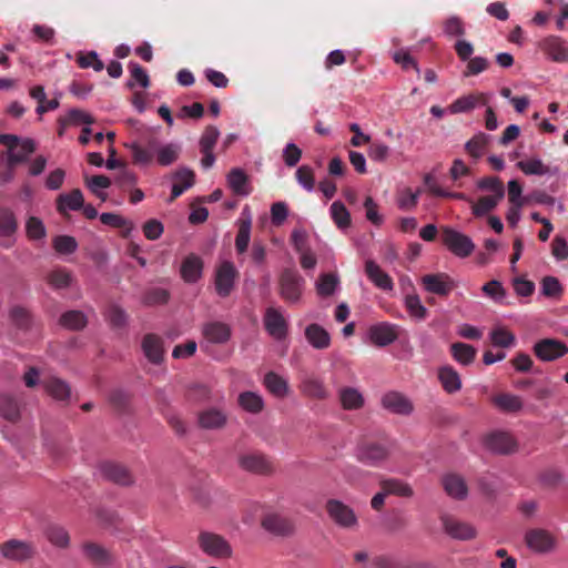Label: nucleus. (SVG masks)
Instances as JSON below:
<instances>
[{
	"mask_svg": "<svg viewBox=\"0 0 568 568\" xmlns=\"http://www.w3.org/2000/svg\"><path fill=\"white\" fill-rule=\"evenodd\" d=\"M124 146L131 152L135 165L148 168L172 165L180 156L181 145L178 142H163L154 135L126 142Z\"/></svg>",
	"mask_w": 568,
	"mask_h": 568,
	"instance_id": "1",
	"label": "nucleus"
},
{
	"mask_svg": "<svg viewBox=\"0 0 568 568\" xmlns=\"http://www.w3.org/2000/svg\"><path fill=\"white\" fill-rule=\"evenodd\" d=\"M390 452L388 442L364 440L357 445L356 458L366 466L379 467L388 460Z\"/></svg>",
	"mask_w": 568,
	"mask_h": 568,
	"instance_id": "2",
	"label": "nucleus"
},
{
	"mask_svg": "<svg viewBox=\"0 0 568 568\" xmlns=\"http://www.w3.org/2000/svg\"><path fill=\"white\" fill-rule=\"evenodd\" d=\"M305 280L294 268H285L278 278V294L288 304H297L303 295Z\"/></svg>",
	"mask_w": 568,
	"mask_h": 568,
	"instance_id": "3",
	"label": "nucleus"
},
{
	"mask_svg": "<svg viewBox=\"0 0 568 568\" xmlns=\"http://www.w3.org/2000/svg\"><path fill=\"white\" fill-rule=\"evenodd\" d=\"M442 243L457 257L465 258L475 250L473 240L452 227L442 229Z\"/></svg>",
	"mask_w": 568,
	"mask_h": 568,
	"instance_id": "4",
	"label": "nucleus"
},
{
	"mask_svg": "<svg viewBox=\"0 0 568 568\" xmlns=\"http://www.w3.org/2000/svg\"><path fill=\"white\" fill-rule=\"evenodd\" d=\"M328 517L341 528L354 529L358 525L355 511L338 499H328L325 504Z\"/></svg>",
	"mask_w": 568,
	"mask_h": 568,
	"instance_id": "5",
	"label": "nucleus"
},
{
	"mask_svg": "<svg viewBox=\"0 0 568 568\" xmlns=\"http://www.w3.org/2000/svg\"><path fill=\"white\" fill-rule=\"evenodd\" d=\"M484 444L487 449L499 455L513 454L518 447L514 436L504 430H495L487 434L484 438Z\"/></svg>",
	"mask_w": 568,
	"mask_h": 568,
	"instance_id": "6",
	"label": "nucleus"
},
{
	"mask_svg": "<svg viewBox=\"0 0 568 568\" xmlns=\"http://www.w3.org/2000/svg\"><path fill=\"white\" fill-rule=\"evenodd\" d=\"M568 353L566 344L555 338H542L534 345V354L542 362H552Z\"/></svg>",
	"mask_w": 568,
	"mask_h": 568,
	"instance_id": "7",
	"label": "nucleus"
},
{
	"mask_svg": "<svg viewBox=\"0 0 568 568\" xmlns=\"http://www.w3.org/2000/svg\"><path fill=\"white\" fill-rule=\"evenodd\" d=\"M420 283L426 292L439 296H448L456 286L454 280L444 272L426 274L420 278Z\"/></svg>",
	"mask_w": 568,
	"mask_h": 568,
	"instance_id": "8",
	"label": "nucleus"
},
{
	"mask_svg": "<svg viewBox=\"0 0 568 568\" xmlns=\"http://www.w3.org/2000/svg\"><path fill=\"white\" fill-rule=\"evenodd\" d=\"M236 276L237 271L232 262L223 261L220 263L215 273V290L221 297L230 295Z\"/></svg>",
	"mask_w": 568,
	"mask_h": 568,
	"instance_id": "9",
	"label": "nucleus"
},
{
	"mask_svg": "<svg viewBox=\"0 0 568 568\" xmlns=\"http://www.w3.org/2000/svg\"><path fill=\"white\" fill-rule=\"evenodd\" d=\"M264 326L266 332L276 341H282L287 336L288 324L282 312L275 307H268L264 314Z\"/></svg>",
	"mask_w": 568,
	"mask_h": 568,
	"instance_id": "10",
	"label": "nucleus"
},
{
	"mask_svg": "<svg viewBox=\"0 0 568 568\" xmlns=\"http://www.w3.org/2000/svg\"><path fill=\"white\" fill-rule=\"evenodd\" d=\"M262 526L268 532L281 537L291 536L295 531V524L293 519L277 513L265 515L262 520Z\"/></svg>",
	"mask_w": 568,
	"mask_h": 568,
	"instance_id": "11",
	"label": "nucleus"
},
{
	"mask_svg": "<svg viewBox=\"0 0 568 568\" xmlns=\"http://www.w3.org/2000/svg\"><path fill=\"white\" fill-rule=\"evenodd\" d=\"M445 532L454 539L470 540L476 537V529L468 523L450 515L440 517Z\"/></svg>",
	"mask_w": 568,
	"mask_h": 568,
	"instance_id": "12",
	"label": "nucleus"
},
{
	"mask_svg": "<svg viewBox=\"0 0 568 568\" xmlns=\"http://www.w3.org/2000/svg\"><path fill=\"white\" fill-rule=\"evenodd\" d=\"M220 136V130L215 125H209L201 139H200V149L203 158L201 159V166L203 170L211 169L215 163V155L213 153V149L217 142Z\"/></svg>",
	"mask_w": 568,
	"mask_h": 568,
	"instance_id": "13",
	"label": "nucleus"
},
{
	"mask_svg": "<svg viewBox=\"0 0 568 568\" xmlns=\"http://www.w3.org/2000/svg\"><path fill=\"white\" fill-rule=\"evenodd\" d=\"M371 342L378 347H385L398 338V326L388 322L377 323L368 328Z\"/></svg>",
	"mask_w": 568,
	"mask_h": 568,
	"instance_id": "14",
	"label": "nucleus"
},
{
	"mask_svg": "<svg viewBox=\"0 0 568 568\" xmlns=\"http://www.w3.org/2000/svg\"><path fill=\"white\" fill-rule=\"evenodd\" d=\"M201 549L209 556L227 557L231 555L229 544L219 535L203 531L199 536Z\"/></svg>",
	"mask_w": 568,
	"mask_h": 568,
	"instance_id": "15",
	"label": "nucleus"
},
{
	"mask_svg": "<svg viewBox=\"0 0 568 568\" xmlns=\"http://www.w3.org/2000/svg\"><path fill=\"white\" fill-rule=\"evenodd\" d=\"M381 404L383 408L397 415L407 416L414 409L413 403L404 394L395 390L384 394Z\"/></svg>",
	"mask_w": 568,
	"mask_h": 568,
	"instance_id": "16",
	"label": "nucleus"
},
{
	"mask_svg": "<svg viewBox=\"0 0 568 568\" xmlns=\"http://www.w3.org/2000/svg\"><path fill=\"white\" fill-rule=\"evenodd\" d=\"M525 541L536 552H548L555 547L552 535L541 528L528 530L525 535Z\"/></svg>",
	"mask_w": 568,
	"mask_h": 568,
	"instance_id": "17",
	"label": "nucleus"
},
{
	"mask_svg": "<svg viewBox=\"0 0 568 568\" xmlns=\"http://www.w3.org/2000/svg\"><path fill=\"white\" fill-rule=\"evenodd\" d=\"M539 49L555 62L568 60V45L560 38L549 36L538 43Z\"/></svg>",
	"mask_w": 568,
	"mask_h": 568,
	"instance_id": "18",
	"label": "nucleus"
},
{
	"mask_svg": "<svg viewBox=\"0 0 568 568\" xmlns=\"http://www.w3.org/2000/svg\"><path fill=\"white\" fill-rule=\"evenodd\" d=\"M0 552L8 560L23 561L33 555V549L31 545L26 541L11 539L2 544Z\"/></svg>",
	"mask_w": 568,
	"mask_h": 568,
	"instance_id": "19",
	"label": "nucleus"
},
{
	"mask_svg": "<svg viewBox=\"0 0 568 568\" xmlns=\"http://www.w3.org/2000/svg\"><path fill=\"white\" fill-rule=\"evenodd\" d=\"M442 484L446 494L457 500H464L468 496V487L463 476L458 474H447L442 478Z\"/></svg>",
	"mask_w": 568,
	"mask_h": 568,
	"instance_id": "20",
	"label": "nucleus"
},
{
	"mask_svg": "<svg viewBox=\"0 0 568 568\" xmlns=\"http://www.w3.org/2000/svg\"><path fill=\"white\" fill-rule=\"evenodd\" d=\"M365 273L368 280L379 290L383 291H392L394 287V282L392 277L384 272L381 266L374 262L373 260H367L365 262Z\"/></svg>",
	"mask_w": 568,
	"mask_h": 568,
	"instance_id": "21",
	"label": "nucleus"
},
{
	"mask_svg": "<svg viewBox=\"0 0 568 568\" xmlns=\"http://www.w3.org/2000/svg\"><path fill=\"white\" fill-rule=\"evenodd\" d=\"M36 141L30 138L22 139L18 145H10V149L8 150L9 166L26 162L36 151Z\"/></svg>",
	"mask_w": 568,
	"mask_h": 568,
	"instance_id": "22",
	"label": "nucleus"
},
{
	"mask_svg": "<svg viewBox=\"0 0 568 568\" xmlns=\"http://www.w3.org/2000/svg\"><path fill=\"white\" fill-rule=\"evenodd\" d=\"M202 272H203V262L199 256L191 254V255L186 256L184 258V261L182 262L180 273H181V277L183 278L184 282H186V283L197 282L202 276Z\"/></svg>",
	"mask_w": 568,
	"mask_h": 568,
	"instance_id": "23",
	"label": "nucleus"
},
{
	"mask_svg": "<svg viewBox=\"0 0 568 568\" xmlns=\"http://www.w3.org/2000/svg\"><path fill=\"white\" fill-rule=\"evenodd\" d=\"M263 385L276 398H285L290 394L287 381L275 372L264 375Z\"/></svg>",
	"mask_w": 568,
	"mask_h": 568,
	"instance_id": "24",
	"label": "nucleus"
},
{
	"mask_svg": "<svg viewBox=\"0 0 568 568\" xmlns=\"http://www.w3.org/2000/svg\"><path fill=\"white\" fill-rule=\"evenodd\" d=\"M305 338L316 349H326L331 345L329 333L316 323L306 326Z\"/></svg>",
	"mask_w": 568,
	"mask_h": 568,
	"instance_id": "25",
	"label": "nucleus"
},
{
	"mask_svg": "<svg viewBox=\"0 0 568 568\" xmlns=\"http://www.w3.org/2000/svg\"><path fill=\"white\" fill-rule=\"evenodd\" d=\"M300 389L305 396L317 400H324L329 396V392L323 381L313 376L304 378Z\"/></svg>",
	"mask_w": 568,
	"mask_h": 568,
	"instance_id": "26",
	"label": "nucleus"
},
{
	"mask_svg": "<svg viewBox=\"0 0 568 568\" xmlns=\"http://www.w3.org/2000/svg\"><path fill=\"white\" fill-rule=\"evenodd\" d=\"M100 474L103 478L120 485H129L131 475L129 471L114 463H103L100 465Z\"/></svg>",
	"mask_w": 568,
	"mask_h": 568,
	"instance_id": "27",
	"label": "nucleus"
},
{
	"mask_svg": "<svg viewBox=\"0 0 568 568\" xmlns=\"http://www.w3.org/2000/svg\"><path fill=\"white\" fill-rule=\"evenodd\" d=\"M226 183L229 189L239 196H246L248 194V180L246 173L240 169H232L226 175Z\"/></svg>",
	"mask_w": 568,
	"mask_h": 568,
	"instance_id": "28",
	"label": "nucleus"
},
{
	"mask_svg": "<svg viewBox=\"0 0 568 568\" xmlns=\"http://www.w3.org/2000/svg\"><path fill=\"white\" fill-rule=\"evenodd\" d=\"M226 423V415L217 408H207L199 414V425L204 429H219Z\"/></svg>",
	"mask_w": 568,
	"mask_h": 568,
	"instance_id": "29",
	"label": "nucleus"
},
{
	"mask_svg": "<svg viewBox=\"0 0 568 568\" xmlns=\"http://www.w3.org/2000/svg\"><path fill=\"white\" fill-rule=\"evenodd\" d=\"M341 405L346 410H356L364 406V397L355 387H342L338 390Z\"/></svg>",
	"mask_w": 568,
	"mask_h": 568,
	"instance_id": "30",
	"label": "nucleus"
},
{
	"mask_svg": "<svg viewBox=\"0 0 568 568\" xmlns=\"http://www.w3.org/2000/svg\"><path fill=\"white\" fill-rule=\"evenodd\" d=\"M142 349L150 362L154 364L161 363L163 358V342L161 337L153 334L146 335L142 342Z\"/></svg>",
	"mask_w": 568,
	"mask_h": 568,
	"instance_id": "31",
	"label": "nucleus"
},
{
	"mask_svg": "<svg viewBox=\"0 0 568 568\" xmlns=\"http://www.w3.org/2000/svg\"><path fill=\"white\" fill-rule=\"evenodd\" d=\"M203 335L211 343H225L231 336L229 325L222 322H211L203 326Z\"/></svg>",
	"mask_w": 568,
	"mask_h": 568,
	"instance_id": "32",
	"label": "nucleus"
},
{
	"mask_svg": "<svg viewBox=\"0 0 568 568\" xmlns=\"http://www.w3.org/2000/svg\"><path fill=\"white\" fill-rule=\"evenodd\" d=\"M491 403L504 413H518L524 406L521 398L510 393H500L493 396Z\"/></svg>",
	"mask_w": 568,
	"mask_h": 568,
	"instance_id": "33",
	"label": "nucleus"
},
{
	"mask_svg": "<svg viewBox=\"0 0 568 568\" xmlns=\"http://www.w3.org/2000/svg\"><path fill=\"white\" fill-rule=\"evenodd\" d=\"M173 179L175 182L172 184L171 200L181 196L187 189L194 184V173L186 168L178 170Z\"/></svg>",
	"mask_w": 568,
	"mask_h": 568,
	"instance_id": "34",
	"label": "nucleus"
},
{
	"mask_svg": "<svg viewBox=\"0 0 568 568\" xmlns=\"http://www.w3.org/2000/svg\"><path fill=\"white\" fill-rule=\"evenodd\" d=\"M487 99L485 94H469L465 97H460L455 100L448 108L449 112L453 114L468 112L473 110L478 104H486Z\"/></svg>",
	"mask_w": 568,
	"mask_h": 568,
	"instance_id": "35",
	"label": "nucleus"
},
{
	"mask_svg": "<svg viewBox=\"0 0 568 568\" xmlns=\"http://www.w3.org/2000/svg\"><path fill=\"white\" fill-rule=\"evenodd\" d=\"M381 489L388 495L409 498L414 495V490L409 484L398 478H386L379 481Z\"/></svg>",
	"mask_w": 568,
	"mask_h": 568,
	"instance_id": "36",
	"label": "nucleus"
},
{
	"mask_svg": "<svg viewBox=\"0 0 568 568\" xmlns=\"http://www.w3.org/2000/svg\"><path fill=\"white\" fill-rule=\"evenodd\" d=\"M438 378L443 388L448 394H454L462 388V379L457 371L452 366H444L438 371Z\"/></svg>",
	"mask_w": 568,
	"mask_h": 568,
	"instance_id": "37",
	"label": "nucleus"
},
{
	"mask_svg": "<svg viewBox=\"0 0 568 568\" xmlns=\"http://www.w3.org/2000/svg\"><path fill=\"white\" fill-rule=\"evenodd\" d=\"M83 194L79 189L72 190L70 193H62L58 197L57 209L63 213L68 210L78 211L83 206Z\"/></svg>",
	"mask_w": 568,
	"mask_h": 568,
	"instance_id": "38",
	"label": "nucleus"
},
{
	"mask_svg": "<svg viewBox=\"0 0 568 568\" xmlns=\"http://www.w3.org/2000/svg\"><path fill=\"white\" fill-rule=\"evenodd\" d=\"M274 470L275 467L270 457L262 453H251V473L268 476Z\"/></svg>",
	"mask_w": 568,
	"mask_h": 568,
	"instance_id": "39",
	"label": "nucleus"
},
{
	"mask_svg": "<svg viewBox=\"0 0 568 568\" xmlns=\"http://www.w3.org/2000/svg\"><path fill=\"white\" fill-rule=\"evenodd\" d=\"M450 352L455 361L463 365H468L474 362L476 356V348L465 343H454L450 346Z\"/></svg>",
	"mask_w": 568,
	"mask_h": 568,
	"instance_id": "40",
	"label": "nucleus"
},
{
	"mask_svg": "<svg viewBox=\"0 0 568 568\" xmlns=\"http://www.w3.org/2000/svg\"><path fill=\"white\" fill-rule=\"evenodd\" d=\"M44 388L54 399L63 400L70 396V386L59 378H51L44 382Z\"/></svg>",
	"mask_w": 568,
	"mask_h": 568,
	"instance_id": "41",
	"label": "nucleus"
},
{
	"mask_svg": "<svg viewBox=\"0 0 568 568\" xmlns=\"http://www.w3.org/2000/svg\"><path fill=\"white\" fill-rule=\"evenodd\" d=\"M329 211L338 229L344 230L351 225V214L341 201L333 202Z\"/></svg>",
	"mask_w": 568,
	"mask_h": 568,
	"instance_id": "42",
	"label": "nucleus"
},
{
	"mask_svg": "<svg viewBox=\"0 0 568 568\" xmlns=\"http://www.w3.org/2000/svg\"><path fill=\"white\" fill-rule=\"evenodd\" d=\"M503 199L494 195L481 196L473 203L471 212L477 217L484 216L493 211Z\"/></svg>",
	"mask_w": 568,
	"mask_h": 568,
	"instance_id": "43",
	"label": "nucleus"
},
{
	"mask_svg": "<svg viewBox=\"0 0 568 568\" xmlns=\"http://www.w3.org/2000/svg\"><path fill=\"white\" fill-rule=\"evenodd\" d=\"M60 324L69 329H80L87 324V316L81 311H69L61 315Z\"/></svg>",
	"mask_w": 568,
	"mask_h": 568,
	"instance_id": "44",
	"label": "nucleus"
},
{
	"mask_svg": "<svg viewBox=\"0 0 568 568\" xmlns=\"http://www.w3.org/2000/svg\"><path fill=\"white\" fill-rule=\"evenodd\" d=\"M405 307L409 315L417 320H425L428 311L422 304L420 298L416 294H407L405 296Z\"/></svg>",
	"mask_w": 568,
	"mask_h": 568,
	"instance_id": "45",
	"label": "nucleus"
},
{
	"mask_svg": "<svg viewBox=\"0 0 568 568\" xmlns=\"http://www.w3.org/2000/svg\"><path fill=\"white\" fill-rule=\"evenodd\" d=\"M0 416L10 422H14L19 416L17 402L6 394H0Z\"/></svg>",
	"mask_w": 568,
	"mask_h": 568,
	"instance_id": "46",
	"label": "nucleus"
},
{
	"mask_svg": "<svg viewBox=\"0 0 568 568\" xmlns=\"http://www.w3.org/2000/svg\"><path fill=\"white\" fill-rule=\"evenodd\" d=\"M517 166L527 175H545L550 173V168L539 159L519 161Z\"/></svg>",
	"mask_w": 568,
	"mask_h": 568,
	"instance_id": "47",
	"label": "nucleus"
},
{
	"mask_svg": "<svg viewBox=\"0 0 568 568\" xmlns=\"http://www.w3.org/2000/svg\"><path fill=\"white\" fill-rule=\"evenodd\" d=\"M131 73V80L128 82L129 88H133L135 84L146 89L150 85V78L148 72L136 62L131 61L129 63Z\"/></svg>",
	"mask_w": 568,
	"mask_h": 568,
	"instance_id": "48",
	"label": "nucleus"
},
{
	"mask_svg": "<svg viewBox=\"0 0 568 568\" xmlns=\"http://www.w3.org/2000/svg\"><path fill=\"white\" fill-rule=\"evenodd\" d=\"M489 136L485 133H479L471 138L465 145V149L469 155L475 159L480 158L487 146Z\"/></svg>",
	"mask_w": 568,
	"mask_h": 568,
	"instance_id": "49",
	"label": "nucleus"
},
{
	"mask_svg": "<svg viewBox=\"0 0 568 568\" xmlns=\"http://www.w3.org/2000/svg\"><path fill=\"white\" fill-rule=\"evenodd\" d=\"M338 284V278L335 274H322L316 283V291L321 296H331Z\"/></svg>",
	"mask_w": 568,
	"mask_h": 568,
	"instance_id": "50",
	"label": "nucleus"
},
{
	"mask_svg": "<svg viewBox=\"0 0 568 568\" xmlns=\"http://www.w3.org/2000/svg\"><path fill=\"white\" fill-rule=\"evenodd\" d=\"M17 231V221L10 210L0 211V235L11 237Z\"/></svg>",
	"mask_w": 568,
	"mask_h": 568,
	"instance_id": "51",
	"label": "nucleus"
},
{
	"mask_svg": "<svg viewBox=\"0 0 568 568\" xmlns=\"http://www.w3.org/2000/svg\"><path fill=\"white\" fill-rule=\"evenodd\" d=\"M83 549L85 555L98 565H108L111 561L109 552L99 545L88 544Z\"/></svg>",
	"mask_w": 568,
	"mask_h": 568,
	"instance_id": "52",
	"label": "nucleus"
},
{
	"mask_svg": "<svg viewBox=\"0 0 568 568\" xmlns=\"http://www.w3.org/2000/svg\"><path fill=\"white\" fill-rule=\"evenodd\" d=\"M27 235L30 240L39 241L45 237L47 231L43 222L36 217L30 216L26 223Z\"/></svg>",
	"mask_w": 568,
	"mask_h": 568,
	"instance_id": "53",
	"label": "nucleus"
},
{
	"mask_svg": "<svg viewBox=\"0 0 568 568\" xmlns=\"http://www.w3.org/2000/svg\"><path fill=\"white\" fill-rule=\"evenodd\" d=\"M478 189L493 192L491 195L497 197L505 196L503 182L497 176H486L478 181Z\"/></svg>",
	"mask_w": 568,
	"mask_h": 568,
	"instance_id": "54",
	"label": "nucleus"
},
{
	"mask_svg": "<svg viewBox=\"0 0 568 568\" xmlns=\"http://www.w3.org/2000/svg\"><path fill=\"white\" fill-rule=\"evenodd\" d=\"M296 181L300 185H302L306 191L311 192L315 186V178L314 171L308 165L300 166L295 172Z\"/></svg>",
	"mask_w": 568,
	"mask_h": 568,
	"instance_id": "55",
	"label": "nucleus"
},
{
	"mask_svg": "<svg viewBox=\"0 0 568 568\" xmlns=\"http://www.w3.org/2000/svg\"><path fill=\"white\" fill-rule=\"evenodd\" d=\"M78 64L82 69L92 68L95 72H100L104 69V63L95 51L80 54L78 57Z\"/></svg>",
	"mask_w": 568,
	"mask_h": 568,
	"instance_id": "56",
	"label": "nucleus"
},
{
	"mask_svg": "<svg viewBox=\"0 0 568 568\" xmlns=\"http://www.w3.org/2000/svg\"><path fill=\"white\" fill-rule=\"evenodd\" d=\"M396 203L398 209L403 211H410L416 207L417 194H413L410 187H405L397 193Z\"/></svg>",
	"mask_w": 568,
	"mask_h": 568,
	"instance_id": "57",
	"label": "nucleus"
},
{
	"mask_svg": "<svg viewBox=\"0 0 568 568\" xmlns=\"http://www.w3.org/2000/svg\"><path fill=\"white\" fill-rule=\"evenodd\" d=\"M248 207L245 206L242 212L240 231L236 236V248L240 253L245 252L248 246V217H245Z\"/></svg>",
	"mask_w": 568,
	"mask_h": 568,
	"instance_id": "58",
	"label": "nucleus"
},
{
	"mask_svg": "<svg viewBox=\"0 0 568 568\" xmlns=\"http://www.w3.org/2000/svg\"><path fill=\"white\" fill-rule=\"evenodd\" d=\"M443 30L448 37H462L465 34V24L459 17L452 16L443 22Z\"/></svg>",
	"mask_w": 568,
	"mask_h": 568,
	"instance_id": "59",
	"label": "nucleus"
},
{
	"mask_svg": "<svg viewBox=\"0 0 568 568\" xmlns=\"http://www.w3.org/2000/svg\"><path fill=\"white\" fill-rule=\"evenodd\" d=\"M53 247L60 254H71L77 251L78 243L72 236L60 235L53 240Z\"/></svg>",
	"mask_w": 568,
	"mask_h": 568,
	"instance_id": "60",
	"label": "nucleus"
},
{
	"mask_svg": "<svg viewBox=\"0 0 568 568\" xmlns=\"http://www.w3.org/2000/svg\"><path fill=\"white\" fill-rule=\"evenodd\" d=\"M490 339L495 346L509 347L515 343V335L505 328H496L490 333Z\"/></svg>",
	"mask_w": 568,
	"mask_h": 568,
	"instance_id": "61",
	"label": "nucleus"
},
{
	"mask_svg": "<svg viewBox=\"0 0 568 568\" xmlns=\"http://www.w3.org/2000/svg\"><path fill=\"white\" fill-rule=\"evenodd\" d=\"M541 292L547 297H557L562 293V286L555 276H546L541 281Z\"/></svg>",
	"mask_w": 568,
	"mask_h": 568,
	"instance_id": "62",
	"label": "nucleus"
},
{
	"mask_svg": "<svg viewBox=\"0 0 568 568\" xmlns=\"http://www.w3.org/2000/svg\"><path fill=\"white\" fill-rule=\"evenodd\" d=\"M47 538L51 544L58 547H65L69 544V535L62 527H49L47 529Z\"/></svg>",
	"mask_w": 568,
	"mask_h": 568,
	"instance_id": "63",
	"label": "nucleus"
},
{
	"mask_svg": "<svg viewBox=\"0 0 568 568\" xmlns=\"http://www.w3.org/2000/svg\"><path fill=\"white\" fill-rule=\"evenodd\" d=\"M70 125H79L81 123L91 125L94 122L92 115L80 109H70L65 115Z\"/></svg>",
	"mask_w": 568,
	"mask_h": 568,
	"instance_id": "64",
	"label": "nucleus"
}]
</instances>
